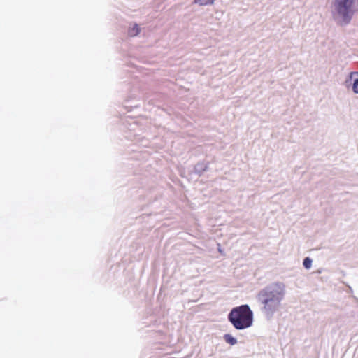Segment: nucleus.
<instances>
[{"label": "nucleus", "mask_w": 358, "mask_h": 358, "mask_svg": "<svg viewBox=\"0 0 358 358\" xmlns=\"http://www.w3.org/2000/svg\"><path fill=\"white\" fill-rule=\"evenodd\" d=\"M285 294V285L279 282L271 283L258 292L256 299L266 320H271L280 310Z\"/></svg>", "instance_id": "1"}, {"label": "nucleus", "mask_w": 358, "mask_h": 358, "mask_svg": "<svg viewBox=\"0 0 358 358\" xmlns=\"http://www.w3.org/2000/svg\"><path fill=\"white\" fill-rule=\"evenodd\" d=\"M227 317L228 320L237 330L249 328L253 323V313L248 304L233 308Z\"/></svg>", "instance_id": "2"}, {"label": "nucleus", "mask_w": 358, "mask_h": 358, "mask_svg": "<svg viewBox=\"0 0 358 358\" xmlns=\"http://www.w3.org/2000/svg\"><path fill=\"white\" fill-rule=\"evenodd\" d=\"M356 0H334L332 3V16L341 25L350 23L354 15V5Z\"/></svg>", "instance_id": "3"}, {"label": "nucleus", "mask_w": 358, "mask_h": 358, "mask_svg": "<svg viewBox=\"0 0 358 358\" xmlns=\"http://www.w3.org/2000/svg\"><path fill=\"white\" fill-rule=\"evenodd\" d=\"M208 164L204 162H199L194 166V170L195 173L201 176L204 171L208 170Z\"/></svg>", "instance_id": "4"}, {"label": "nucleus", "mask_w": 358, "mask_h": 358, "mask_svg": "<svg viewBox=\"0 0 358 358\" xmlns=\"http://www.w3.org/2000/svg\"><path fill=\"white\" fill-rule=\"evenodd\" d=\"M140 30L138 24L135 23L129 27L128 34L131 37L136 36L140 33Z\"/></svg>", "instance_id": "5"}, {"label": "nucleus", "mask_w": 358, "mask_h": 358, "mask_svg": "<svg viewBox=\"0 0 358 358\" xmlns=\"http://www.w3.org/2000/svg\"><path fill=\"white\" fill-rule=\"evenodd\" d=\"M224 339L226 343L231 345H234L235 344L237 343V340L235 337H234L233 336H231V334H226L224 335Z\"/></svg>", "instance_id": "6"}, {"label": "nucleus", "mask_w": 358, "mask_h": 358, "mask_svg": "<svg viewBox=\"0 0 358 358\" xmlns=\"http://www.w3.org/2000/svg\"><path fill=\"white\" fill-rule=\"evenodd\" d=\"M194 3L201 6L212 5L214 3V0H194Z\"/></svg>", "instance_id": "7"}, {"label": "nucleus", "mask_w": 358, "mask_h": 358, "mask_svg": "<svg viewBox=\"0 0 358 358\" xmlns=\"http://www.w3.org/2000/svg\"><path fill=\"white\" fill-rule=\"evenodd\" d=\"M312 262L313 261L310 257H305L303 261V266L305 268L309 269L311 268Z\"/></svg>", "instance_id": "8"}, {"label": "nucleus", "mask_w": 358, "mask_h": 358, "mask_svg": "<svg viewBox=\"0 0 358 358\" xmlns=\"http://www.w3.org/2000/svg\"><path fill=\"white\" fill-rule=\"evenodd\" d=\"M352 90L354 93L358 94V78L354 79L352 85Z\"/></svg>", "instance_id": "9"}, {"label": "nucleus", "mask_w": 358, "mask_h": 358, "mask_svg": "<svg viewBox=\"0 0 358 358\" xmlns=\"http://www.w3.org/2000/svg\"><path fill=\"white\" fill-rule=\"evenodd\" d=\"M355 75H358V72H357V71L350 72L349 74V78L352 79L353 76H355Z\"/></svg>", "instance_id": "10"}]
</instances>
